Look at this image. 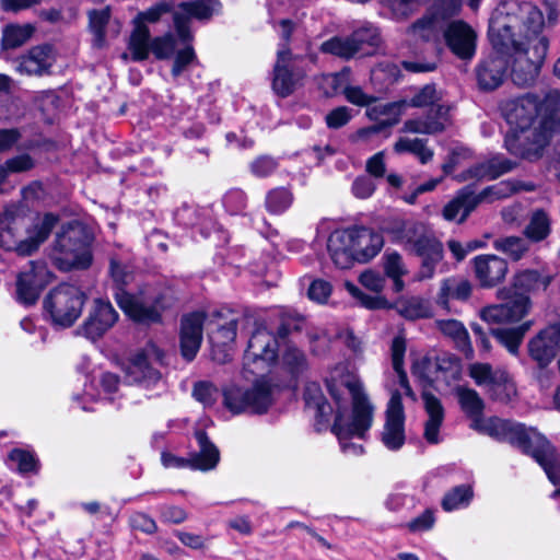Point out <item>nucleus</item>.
Listing matches in <instances>:
<instances>
[{"label":"nucleus","mask_w":560,"mask_h":560,"mask_svg":"<svg viewBox=\"0 0 560 560\" xmlns=\"http://www.w3.org/2000/svg\"><path fill=\"white\" fill-rule=\"evenodd\" d=\"M325 383L331 401L327 400L316 382L307 383L304 390L305 405L314 411L316 430L326 429L334 417L331 431L338 438L342 452L361 455L363 446L349 440L363 439L372 427L374 407L363 384L358 375L343 366L335 368Z\"/></svg>","instance_id":"obj_1"},{"label":"nucleus","mask_w":560,"mask_h":560,"mask_svg":"<svg viewBox=\"0 0 560 560\" xmlns=\"http://www.w3.org/2000/svg\"><path fill=\"white\" fill-rule=\"evenodd\" d=\"M440 102L441 93L434 85L428 84L416 93L409 103L404 100L369 107L366 115L373 120H380V124L359 130L358 137L366 139L371 135L378 133L382 129L397 124L408 106H431V108L424 117L406 120L404 131L423 135L441 132L448 124L451 106Z\"/></svg>","instance_id":"obj_2"},{"label":"nucleus","mask_w":560,"mask_h":560,"mask_svg":"<svg viewBox=\"0 0 560 560\" xmlns=\"http://www.w3.org/2000/svg\"><path fill=\"white\" fill-rule=\"evenodd\" d=\"M544 25L541 11L530 2L499 0L492 10V51H509L537 36Z\"/></svg>","instance_id":"obj_3"},{"label":"nucleus","mask_w":560,"mask_h":560,"mask_svg":"<svg viewBox=\"0 0 560 560\" xmlns=\"http://www.w3.org/2000/svg\"><path fill=\"white\" fill-rule=\"evenodd\" d=\"M110 277L116 284L115 300L124 313L139 323H156L161 313L168 307L165 291L156 287H144L138 294H130L124 285L132 280L130 267L120 262L116 257L110 258Z\"/></svg>","instance_id":"obj_4"},{"label":"nucleus","mask_w":560,"mask_h":560,"mask_svg":"<svg viewBox=\"0 0 560 560\" xmlns=\"http://www.w3.org/2000/svg\"><path fill=\"white\" fill-rule=\"evenodd\" d=\"M548 47V38L541 36L533 47L526 43L509 51H492V90L502 83L508 73L517 86L533 85L538 78Z\"/></svg>","instance_id":"obj_5"},{"label":"nucleus","mask_w":560,"mask_h":560,"mask_svg":"<svg viewBox=\"0 0 560 560\" xmlns=\"http://www.w3.org/2000/svg\"><path fill=\"white\" fill-rule=\"evenodd\" d=\"M19 207L10 206L0 217V248L15 250L27 256L49 236L58 222V217L46 213L30 225L25 217L18 214Z\"/></svg>","instance_id":"obj_6"},{"label":"nucleus","mask_w":560,"mask_h":560,"mask_svg":"<svg viewBox=\"0 0 560 560\" xmlns=\"http://www.w3.org/2000/svg\"><path fill=\"white\" fill-rule=\"evenodd\" d=\"M387 231L393 242L422 258L421 276L431 278L443 248L428 226L413 220H397Z\"/></svg>","instance_id":"obj_7"},{"label":"nucleus","mask_w":560,"mask_h":560,"mask_svg":"<svg viewBox=\"0 0 560 560\" xmlns=\"http://www.w3.org/2000/svg\"><path fill=\"white\" fill-rule=\"evenodd\" d=\"M85 294L75 285L63 283L54 288L44 299V311L52 325L67 328L80 317Z\"/></svg>","instance_id":"obj_8"},{"label":"nucleus","mask_w":560,"mask_h":560,"mask_svg":"<svg viewBox=\"0 0 560 560\" xmlns=\"http://www.w3.org/2000/svg\"><path fill=\"white\" fill-rule=\"evenodd\" d=\"M275 386L260 377L247 388L230 387L224 390V406L234 415L242 412L265 413L275 400Z\"/></svg>","instance_id":"obj_9"},{"label":"nucleus","mask_w":560,"mask_h":560,"mask_svg":"<svg viewBox=\"0 0 560 560\" xmlns=\"http://www.w3.org/2000/svg\"><path fill=\"white\" fill-rule=\"evenodd\" d=\"M56 261L63 270L85 269L92 262L90 243L78 224H69L56 238Z\"/></svg>","instance_id":"obj_10"},{"label":"nucleus","mask_w":560,"mask_h":560,"mask_svg":"<svg viewBox=\"0 0 560 560\" xmlns=\"http://www.w3.org/2000/svg\"><path fill=\"white\" fill-rule=\"evenodd\" d=\"M283 337H277L265 327H258L250 336L244 354V369L252 374H262L279 358Z\"/></svg>","instance_id":"obj_11"},{"label":"nucleus","mask_w":560,"mask_h":560,"mask_svg":"<svg viewBox=\"0 0 560 560\" xmlns=\"http://www.w3.org/2000/svg\"><path fill=\"white\" fill-rule=\"evenodd\" d=\"M194 436L197 441L198 452H192L188 457L177 456L170 452H162V465L165 468L175 469L213 470L220 462L218 447L209 440L203 430H196Z\"/></svg>","instance_id":"obj_12"},{"label":"nucleus","mask_w":560,"mask_h":560,"mask_svg":"<svg viewBox=\"0 0 560 560\" xmlns=\"http://www.w3.org/2000/svg\"><path fill=\"white\" fill-rule=\"evenodd\" d=\"M301 63L302 58L292 55L285 43L279 45L272 78V89L278 95L285 97L296 89L304 75Z\"/></svg>","instance_id":"obj_13"},{"label":"nucleus","mask_w":560,"mask_h":560,"mask_svg":"<svg viewBox=\"0 0 560 560\" xmlns=\"http://www.w3.org/2000/svg\"><path fill=\"white\" fill-rule=\"evenodd\" d=\"M50 280L51 273L44 262L30 261L28 268L18 276L16 301L25 306L34 305Z\"/></svg>","instance_id":"obj_14"},{"label":"nucleus","mask_w":560,"mask_h":560,"mask_svg":"<svg viewBox=\"0 0 560 560\" xmlns=\"http://www.w3.org/2000/svg\"><path fill=\"white\" fill-rule=\"evenodd\" d=\"M541 435L534 428H525L521 423L492 417V439L516 446L526 455Z\"/></svg>","instance_id":"obj_15"},{"label":"nucleus","mask_w":560,"mask_h":560,"mask_svg":"<svg viewBox=\"0 0 560 560\" xmlns=\"http://www.w3.org/2000/svg\"><path fill=\"white\" fill-rule=\"evenodd\" d=\"M220 9L218 0H196L192 2H183L173 12L174 26L183 44L191 39L189 28L190 20H205L211 18Z\"/></svg>","instance_id":"obj_16"},{"label":"nucleus","mask_w":560,"mask_h":560,"mask_svg":"<svg viewBox=\"0 0 560 560\" xmlns=\"http://www.w3.org/2000/svg\"><path fill=\"white\" fill-rule=\"evenodd\" d=\"M498 303L492 305V320L512 323L521 320L529 311L530 300L513 288L504 287L497 291Z\"/></svg>","instance_id":"obj_17"},{"label":"nucleus","mask_w":560,"mask_h":560,"mask_svg":"<svg viewBox=\"0 0 560 560\" xmlns=\"http://www.w3.org/2000/svg\"><path fill=\"white\" fill-rule=\"evenodd\" d=\"M382 442L390 451H398L405 443V412L398 389L392 392L387 404Z\"/></svg>","instance_id":"obj_18"},{"label":"nucleus","mask_w":560,"mask_h":560,"mask_svg":"<svg viewBox=\"0 0 560 560\" xmlns=\"http://www.w3.org/2000/svg\"><path fill=\"white\" fill-rule=\"evenodd\" d=\"M501 113L510 125H515L521 133H526L538 116V100L527 94L501 104Z\"/></svg>","instance_id":"obj_19"},{"label":"nucleus","mask_w":560,"mask_h":560,"mask_svg":"<svg viewBox=\"0 0 560 560\" xmlns=\"http://www.w3.org/2000/svg\"><path fill=\"white\" fill-rule=\"evenodd\" d=\"M215 326L214 330H210L209 340L212 345L213 351L219 348H224L231 346L237 334L238 327H245L250 324L252 317L235 312H218L215 315Z\"/></svg>","instance_id":"obj_20"},{"label":"nucleus","mask_w":560,"mask_h":560,"mask_svg":"<svg viewBox=\"0 0 560 560\" xmlns=\"http://www.w3.org/2000/svg\"><path fill=\"white\" fill-rule=\"evenodd\" d=\"M359 281L366 290L376 293V295L363 293L355 284L349 281L345 283V288L353 298L359 300L364 307L370 310L388 307V301L380 295L385 287V278L380 272L366 270L360 275Z\"/></svg>","instance_id":"obj_21"},{"label":"nucleus","mask_w":560,"mask_h":560,"mask_svg":"<svg viewBox=\"0 0 560 560\" xmlns=\"http://www.w3.org/2000/svg\"><path fill=\"white\" fill-rule=\"evenodd\" d=\"M205 314L195 312L183 316L180 322L179 346L186 361H192L202 342Z\"/></svg>","instance_id":"obj_22"},{"label":"nucleus","mask_w":560,"mask_h":560,"mask_svg":"<svg viewBox=\"0 0 560 560\" xmlns=\"http://www.w3.org/2000/svg\"><path fill=\"white\" fill-rule=\"evenodd\" d=\"M120 381L118 375L105 372L95 377L89 385L85 386L84 395L74 394L72 396L73 402L84 411L93 410L85 402V398L91 400H114L115 395L119 389Z\"/></svg>","instance_id":"obj_23"},{"label":"nucleus","mask_w":560,"mask_h":560,"mask_svg":"<svg viewBox=\"0 0 560 560\" xmlns=\"http://www.w3.org/2000/svg\"><path fill=\"white\" fill-rule=\"evenodd\" d=\"M117 319L118 313L110 302L97 299L94 301L82 329L86 338L96 340L108 331Z\"/></svg>","instance_id":"obj_24"},{"label":"nucleus","mask_w":560,"mask_h":560,"mask_svg":"<svg viewBox=\"0 0 560 560\" xmlns=\"http://www.w3.org/2000/svg\"><path fill=\"white\" fill-rule=\"evenodd\" d=\"M450 50L460 59H470L476 51V33L463 21H454L444 31Z\"/></svg>","instance_id":"obj_25"},{"label":"nucleus","mask_w":560,"mask_h":560,"mask_svg":"<svg viewBox=\"0 0 560 560\" xmlns=\"http://www.w3.org/2000/svg\"><path fill=\"white\" fill-rule=\"evenodd\" d=\"M126 380L144 388H152L161 381V373L152 366L145 352L130 358L125 368Z\"/></svg>","instance_id":"obj_26"},{"label":"nucleus","mask_w":560,"mask_h":560,"mask_svg":"<svg viewBox=\"0 0 560 560\" xmlns=\"http://www.w3.org/2000/svg\"><path fill=\"white\" fill-rule=\"evenodd\" d=\"M327 249L337 267L349 268L355 261L350 229L334 231L328 237Z\"/></svg>","instance_id":"obj_27"},{"label":"nucleus","mask_w":560,"mask_h":560,"mask_svg":"<svg viewBox=\"0 0 560 560\" xmlns=\"http://www.w3.org/2000/svg\"><path fill=\"white\" fill-rule=\"evenodd\" d=\"M355 261L366 262L374 258L384 245L381 233L366 228L350 229Z\"/></svg>","instance_id":"obj_28"},{"label":"nucleus","mask_w":560,"mask_h":560,"mask_svg":"<svg viewBox=\"0 0 560 560\" xmlns=\"http://www.w3.org/2000/svg\"><path fill=\"white\" fill-rule=\"evenodd\" d=\"M456 395L463 411L471 420V428L479 433L490 435V427L482 417L483 401L478 394L469 388L457 387Z\"/></svg>","instance_id":"obj_29"},{"label":"nucleus","mask_w":560,"mask_h":560,"mask_svg":"<svg viewBox=\"0 0 560 560\" xmlns=\"http://www.w3.org/2000/svg\"><path fill=\"white\" fill-rule=\"evenodd\" d=\"M422 399L428 415L423 436L428 443L439 444L442 441L440 429L444 420V408L440 399L429 392L422 394Z\"/></svg>","instance_id":"obj_30"},{"label":"nucleus","mask_w":560,"mask_h":560,"mask_svg":"<svg viewBox=\"0 0 560 560\" xmlns=\"http://www.w3.org/2000/svg\"><path fill=\"white\" fill-rule=\"evenodd\" d=\"M527 455L532 456L544 468L553 485L560 483V463L557 460L556 448L544 435L540 436Z\"/></svg>","instance_id":"obj_31"},{"label":"nucleus","mask_w":560,"mask_h":560,"mask_svg":"<svg viewBox=\"0 0 560 560\" xmlns=\"http://www.w3.org/2000/svg\"><path fill=\"white\" fill-rule=\"evenodd\" d=\"M478 202L479 199L475 192L470 187H466L444 207L443 217L447 221H457L460 223L465 221L469 213L477 207Z\"/></svg>","instance_id":"obj_32"},{"label":"nucleus","mask_w":560,"mask_h":560,"mask_svg":"<svg viewBox=\"0 0 560 560\" xmlns=\"http://www.w3.org/2000/svg\"><path fill=\"white\" fill-rule=\"evenodd\" d=\"M50 47L37 46L30 50L26 56L20 58L16 70L21 74L42 75L50 68Z\"/></svg>","instance_id":"obj_33"},{"label":"nucleus","mask_w":560,"mask_h":560,"mask_svg":"<svg viewBox=\"0 0 560 560\" xmlns=\"http://www.w3.org/2000/svg\"><path fill=\"white\" fill-rule=\"evenodd\" d=\"M280 364L292 376H299L308 369L306 354L292 340H282Z\"/></svg>","instance_id":"obj_34"},{"label":"nucleus","mask_w":560,"mask_h":560,"mask_svg":"<svg viewBox=\"0 0 560 560\" xmlns=\"http://www.w3.org/2000/svg\"><path fill=\"white\" fill-rule=\"evenodd\" d=\"M471 285L469 281L458 277L446 278L441 282L438 294V304L448 308L451 301H466L470 296Z\"/></svg>","instance_id":"obj_35"},{"label":"nucleus","mask_w":560,"mask_h":560,"mask_svg":"<svg viewBox=\"0 0 560 560\" xmlns=\"http://www.w3.org/2000/svg\"><path fill=\"white\" fill-rule=\"evenodd\" d=\"M552 280L553 277L551 275H542L534 269H525L513 277V282L510 288H513L515 291L521 290V293L524 294L533 293L538 290L546 291Z\"/></svg>","instance_id":"obj_36"},{"label":"nucleus","mask_w":560,"mask_h":560,"mask_svg":"<svg viewBox=\"0 0 560 560\" xmlns=\"http://www.w3.org/2000/svg\"><path fill=\"white\" fill-rule=\"evenodd\" d=\"M8 465L21 476L35 475L39 470V459L30 448H13L8 454Z\"/></svg>","instance_id":"obj_37"},{"label":"nucleus","mask_w":560,"mask_h":560,"mask_svg":"<svg viewBox=\"0 0 560 560\" xmlns=\"http://www.w3.org/2000/svg\"><path fill=\"white\" fill-rule=\"evenodd\" d=\"M532 322L527 320L516 327L492 329V336L508 349L511 354L516 355Z\"/></svg>","instance_id":"obj_38"},{"label":"nucleus","mask_w":560,"mask_h":560,"mask_svg":"<svg viewBox=\"0 0 560 560\" xmlns=\"http://www.w3.org/2000/svg\"><path fill=\"white\" fill-rule=\"evenodd\" d=\"M438 326L440 330L451 337L458 350H460L467 358L472 355V348L469 341V336L465 326L456 319L439 320Z\"/></svg>","instance_id":"obj_39"},{"label":"nucleus","mask_w":560,"mask_h":560,"mask_svg":"<svg viewBox=\"0 0 560 560\" xmlns=\"http://www.w3.org/2000/svg\"><path fill=\"white\" fill-rule=\"evenodd\" d=\"M150 30L148 26L133 25L128 42V50L133 61H142L149 57L151 51Z\"/></svg>","instance_id":"obj_40"},{"label":"nucleus","mask_w":560,"mask_h":560,"mask_svg":"<svg viewBox=\"0 0 560 560\" xmlns=\"http://www.w3.org/2000/svg\"><path fill=\"white\" fill-rule=\"evenodd\" d=\"M392 364L397 375L398 383L404 390V394L409 396L412 394L411 387L409 386L407 374L404 370V358L406 352V340L402 336H396L392 341Z\"/></svg>","instance_id":"obj_41"},{"label":"nucleus","mask_w":560,"mask_h":560,"mask_svg":"<svg viewBox=\"0 0 560 560\" xmlns=\"http://www.w3.org/2000/svg\"><path fill=\"white\" fill-rule=\"evenodd\" d=\"M551 232V220L542 209L535 210L525 228V235L533 242H541L549 236Z\"/></svg>","instance_id":"obj_42"},{"label":"nucleus","mask_w":560,"mask_h":560,"mask_svg":"<svg viewBox=\"0 0 560 560\" xmlns=\"http://www.w3.org/2000/svg\"><path fill=\"white\" fill-rule=\"evenodd\" d=\"M394 151L398 154L411 153L416 155L422 164L428 163L433 158V151L427 147V141L419 138H399L394 144Z\"/></svg>","instance_id":"obj_43"},{"label":"nucleus","mask_w":560,"mask_h":560,"mask_svg":"<svg viewBox=\"0 0 560 560\" xmlns=\"http://www.w3.org/2000/svg\"><path fill=\"white\" fill-rule=\"evenodd\" d=\"M398 313L408 319L425 318L431 316L430 303L419 296L401 299L396 303Z\"/></svg>","instance_id":"obj_44"},{"label":"nucleus","mask_w":560,"mask_h":560,"mask_svg":"<svg viewBox=\"0 0 560 560\" xmlns=\"http://www.w3.org/2000/svg\"><path fill=\"white\" fill-rule=\"evenodd\" d=\"M385 273L393 280V290L395 292L402 291L405 283L402 277L407 273V268L402 261V257L396 253H386L383 257Z\"/></svg>","instance_id":"obj_45"},{"label":"nucleus","mask_w":560,"mask_h":560,"mask_svg":"<svg viewBox=\"0 0 560 560\" xmlns=\"http://www.w3.org/2000/svg\"><path fill=\"white\" fill-rule=\"evenodd\" d=\"M516 395V387L508 372L497 370L492 372V399L508 402Z\"/></svg>","instance_id":"obj_46"},{"label":"nucleus","mask_w":560,"mask_h":560,"mask_svg":"<svg viewBox=\"0 0 560 560\" xmlns=\"http://www.w3.org/2000/svg\"><path fill=\"white\" fill-rule=\"evenodd\" d=\"M320 50L343 59H349L358 52L352 34L347 37H331L322 44Z\"/></svg>","instance_id":"obj_47"},{"label":"nucleus","mask_w":560,"mask_h":560,"mask_svg":"<svg viewBox=\"0 0 560 560\" xmlns=\"http://www.w3.org/2000/svg\"><path fill=\"white\" fill-rule=\"evenodd\" d=\"M416 3V0H380L381 14L395 21H401L412 13Z\"/></svg>","instance_id":"obj_48"},{"label":"nucleus","mask_w":560,"mask_h":560,"mask_svg":"<svg viewBox=\"0 0 560 560\" xmlns=\"http://www.w3.org/2000/svg\"><path fill=\"white\" fill-rule=\"evenodd\" d=\"M34 32V27L30 24L16 25L11 24L5 26L2 36V47L16 48L23 45L28 38H31Z\"/></svg>","instance_id":"obj_49"},{"label":"nucleus","mask_w":560,"mask_h":560,"mask_svg":"<svg viewBox=\"0 0 560 560\" xmlns=\"http://www.w3.org/2000/svg\"><path fill=\"white\" fill-rule=\"evenodd\" d=\"M471 497L472 491L469 486H457L444 495L442 506L447 512L459 510L469 504Z\"/></svg>","instance_id":"obj_50"},{"label":"nucleus","mask_w":560,"mask_h":560,"mask_svg":"<svg viewBox=\"0 0 560 560\" xmlns=\"http://www.w3.org/2000/svg\"><path fill=\"white\" fill-rule=\"evenodd\" d=\"M90 28L94 35L93 44L96 47H103L105 44V27L109 22L110 12L108 8L91 11Z\"/></svg>","instance_id":"obj_51"},{"label":"nucleus","mask_w":560,"mask_h":560,"mask_svg":"<svg viewBox=\"0 0 560 560\" xmlns=\"http://www.w3.org/2000/svg\"><path fill=\"white\" fill-rule=\"evenodd\" d=\"M293 201L292 194L283 187L270 190L266 196V208L270 213L281 214Z\"/></svg>","instance_id":"obj_52"},{"label":"nucleus","mask_w":560,"mask_h":560,"mask_svg":"<svg viewBox=\"0 0 560 560\" xmlns=\"http://www.w3.org/2000/svg\"><path fill=\"white\" fill-rule=\"evenodd\" d=\"M358 52L361 51L364 45L370 47H376L380 44V32L378 28L369 22H363L352 33Z\"/></svg>","instance_id":"obj_53"},{"label":"nucleus","mask_w":560,"mask_h":560,"mask_svg":"<svg viewBox=\"0 0 560 560\" xmlns=\"http://www.w3.org/2000/svg\"><path fill=\"white\" fill-rule=\"evenodd\" d=\"M278 167L279 160L268 154L258 155L248 164L250 174L256 178L269 177L276 173Z\"/></svg>","instance_id":"obj_54"},{"label":"nucleus","mask_w":560,"mask_h":560,"mask_svg":"<svg viewBox=\"0 0 560 560\" xmlns=\"http://www.w3.org/2000/svg\"><path fill=\"white\" fill-rule=\"evenodd\" d=\"M174 12V5L171 1L159 2L145 11L139 12L133 19V25L147 26L145 23H156L163 14Z\"/></svg>","instance_id":"obj_55"},{"label":"nucleus","mask_w":560,"mask_h":560,"mask_svg":"<svg viewBox=\"0 0 560 560\" xmlns=\"http://www.w3.org/2000/svg\"><path fill=\"white\" fill-rule=\"evenodd\" d=\"M175 48L176 39L172 33L154 37L151 40V51L160 60L171 58L174 55Z\"/></svg>","instance_id":"obj_56"},{"label":"nucleus","mask_w":560,"mask_h":560,"mask_svg":"<svg viewBox=\"0 0 560 560\" xmlns=\"http://www.w3.org/2000/svg\"><path fill=\"white\" fill-rule=\"evenodd\" d=\"M495 247L502 249L515 261L520 260L529 248L525 240L516 236L506 237L502 242L497 241Z\"/></svg>","instance_id":"obj_57"},{"label":"nucleus","mask_w":560,"mask_h":560,"mask_svg":"<svg viewBox=\"0 0 560 560\" xmlns=\"http://www.w3.org/2000/svg\"><path fill=\"white\" fill-rule=\"evenodd\" d=\"M225 210L232 214H242L247 207V196L241 189H231L223 197Z\"/></svg>","instance_id":"obj_58"},{"label":"nucleus","mask_w":560,"mask_h":560,"mask_svg":"<svg viewBox=\"0 0 560 560\" xmlns=\"http://www.w3.org/2000/svg\"><path fill=\"white\" fill-rule=\"evenodd\" d=\"M34 166L31 156L23 154L8 160L0 167V185L4 182L9 173H19L31 170Z\"/></svg>","instance_id":"obj_59"},{"label":"nucleus","mask_w":560,"mask_h":560,"mask_svg":"<svg viewBox=\"0 0 560 560\" xmlns=\"http://www.w3.org/2000/svg\"><path fill=\"white\" fill-rule=\"evenodd\" d=\"M413 36L424 40L434 38L438 31V21L433 16H424L416 21L409 28Z\"/></svg>","instance_id":"obj_60"},{"label":"nucleus","mask_w":560,"mask_h":560,"mask_svg":"<svg viewBox=\"0 0 560 560\" xmlns=\"http://www.w3.org/2000/svg\"><path fill=\"white\" fill-rule=\"evenodd\" d=\"M375 190L376 184L368 175L358 176L351 185V192L359 199H368L372 197Z\"/></svg>","instance_id":"obj_61"},{"label":"nucleus","mask_w":560,"mask_h":560,"mask_svg":"<svg viewBox=\"0 0 560 560\" xmlns=\"http://www.w3.org/2000/svg\"><path fill=\"white\" fill-rule=\"evenodd\" d=\"M129 525L132 529L140 530L148 535H152L158 530L155 521L142 512L132 513L129 517Z\"/></svg>","instance_id":"obj_62"},{"label":"nucleus","mask_w":560,"mask_h":560,"mask_svg":"<svg viewBox=\"0 0 560 560\" xmlns=\"http://www.w3.org/2000/svg\"><path fill=\"white\" fill-rule=\"evenodd\" d=\"M196 55L190 46H186L182 50L177 51L175 61L172 68V74L174 78H178L187 68L195 61Z\"/></svg>","instance_id":"obj_63"},{"label":"nucleus","mask_w":560,"mask_h":560,"mask_svg":"<svg viewBox=\"0 0 560 560\" xmlns=\"http://www.w3.org/2000/svg\"><path fill=\"white\" fill-rule=\"evenodd\" d=\"M331 294V284L328 281L316 279L310 284L307 295L308 298L319 304L327 302Z\"/></svg>","instance_id":"obj_64"}]
</instances>
